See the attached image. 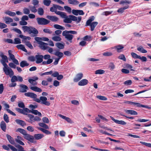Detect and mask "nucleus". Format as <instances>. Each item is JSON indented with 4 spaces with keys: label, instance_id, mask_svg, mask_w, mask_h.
Segmentation results:
<instances>
[{
    "label": "nucleus",
    "instance_id": "nucleus-55",
    "mask_svg": "<svg viewBox=\"0 0 151 151\" xmlns=\"http://www.w3.org/2000/svg\"><path fill=\"white\" fill-rule=\"evenodd\" d=\"M133 105L138 107H145L146 106L141 104L139 103L134 102Z\"/></svg>",
    "mask_w": 151,
    "mask_h": 151
},
{
    "label": "nucleus",
    "instance_id": "nucleus-33",
    "mask_svg": "<svg viewBox=\"0 0 151 151\" xmlns=\"http://www.w3.org/2000/svg\"><path fill=\"white\" fill-rule=\"evenodd\" d=\"M5 14L12 17H14L16 15L14 12H12L9 10H6L5 12Z\"/></svg>",
    "mask_w": 151,
    "mask_h": 151
},
{
    "label": "nucleus",
    "instance_id": "nucleus-12",
    "mask_svg": "<svg viewBox=\"0 0 151 151\" xmlns=\"http://www.w3.org/2000/svg\"><path fill=\"white\" fill-rule=\"evenodd\" d=\"M24 95L25 96L30 97L33 99L34 101H35V100L37 99V95L32 92H27L24 93Z\"/></svg>",
    "mask_w": 151,
    "mask_h": 151
},
{
    "label": "nucleus",
    "instance_id": "nucleus-14",
    "mask_svg": "<svg viewBox=\"0 0 151 151\" xmlns=\"http://www.w3.org/2000/svg\"><path fill=\"white\" fill-rule=\"evenodd\" d=\"M36 60V62L37 63H40L43 61V56L42 55H37L35 56Z\"/></svg>",
    "mask_w": 151,
    "mask_h": 151
},
{
    "label": "nucleus",
    "instance_id": "nucleus-29",
    "mask_svg": "<svg viewBox=\"0 0 151 151\" xmlns=\"http://www.w3.org/2000/svg\"><path fill=\"white\" fill-rule=\"evenodd\" d=\"M0 127L1 129L4 132H5L6 129V125L4 121L1 122L0 124Z\"/></svg>",
    "mask_w": 151,
    "mask_h": 151
},
{
    "label": "nucleus",
    "instance_id": "nucleus-17",
    "mask_svg": "<svg viewBox=\"0 0 151 151\" xmlns=\"http://www.w3.org/2000/svg\"><path fill=\"white\" fill-rule=\"evenodd\" d=\"M23 140V138L19 136H17V138L15 139L16 142L20 145H24V143L22 141Z\"/></svg>",
    "mask_w": 151,
    "mask_h": 151
},
{
    "label": "nucleus",
    "instance_id": "nucleus-47",
    "mask_svg": "<svg viewBox=\"0 0 151 151\" xmlns=\"http://www.w3.org/2000/svg\"><path fill=\"white\" fill-rule=\"evenodd\" d=\"M129 6L128 5L126 6L120 8L117 10V12L119 13H122L124 10L127 9L128 8Z\"/></svg>",
    "mask_w": 151,
    "mask_h": 151
},
{
    "label": "nucleus",
    "instance_id": "nucleus-10",
    "mask_svg": "<svg viewBox=\"0 0 151 151\" xmlns=\"http://www.w3.org/2000/svg\"><path fill=\"white\" fill-rule=\"evenodd\" d=\"M23 137L25 139L29 141L30 142L34 143V138L33 136L27 134V132L24 135Z\"/></svg>",
    "mask_w": 151,
    "mask_h": 151
},
{
    "label": "nucleus",
    "instance_id": "nucleus-22",
    "mask_svg": "<svg viewBox=\"0 0 151 151\" xmlns=\"http://www.w3.org/2000/svg\"><path fill=\"white\" fill-rule=\"evenodd\" d=\"M88 83V81L86 79H83L81 80L78 83V85L79 86H83L87 85Z\"/></svg>",
    "mask_w": 151,
    "mask_h": 151
},
{
    "label": "nucleus",
    "instance_id": "nucleus-20",
    "mask_svg": "<svg viewBox=\"0 0 151 151\" xmlns=\"http://www.w3.org/2000/svg\"><path fill=\"white\" fill-rule=\"evenodd\" d=\"M58 115L63 119L65 120L67 122L69 123H72L73 122L71 119L69 117H67L61 114H58Z\"/></svg>",
    "mask_w": 151,
    "mask_h": 151
},
{
    "label": "nucleus",
    "instance_id": "nucleus-63",
    "mask_svg": "<svg viewBox=\"0 0 151 151\" xmlns=\"http://www.w3.org/2000/svg\"><path fill=\"white\" fill-rule=\"evenodd\" d=\"M4 120L6 122L8 123L9 122V117L6 114H4Z\"/></svg>",
    "mask_w": 151,
    "mask_h": 151
},
{
    "label": "nucleus",
    "instance_id": "nucleus-46",
    "mask_svg": "<svg viewBox=\"0 0 151 151\" xmlns=\"http://www.w3.org/2000/svg\"><path fill=\"white\" fill-rule=\"evenodd\" d=\"M54 27L57 29L64 30L65 29V28L59 25L55 24L54 25Z\"/></svg>",
    "mask_w": 151,
    "mask_h": 151
},
{
    "label": "nucleus",
    "instance_id": "nucleus-8",
    "mask_svg": "<svg viewBox=\"0 0 151 151\" xmlns=\"http://www.w3.org/2000/svg\"><path fill=\"white\" fill-rule=\"evenodd\" d=\"M23 110L28 113H32L36 115H38L40 117L42 116L41 113L37 110L32 109L31 110L27 108H24Z\"/></svg>",
    "mask_w": 151,
    "mask_h": 151
},
{
    "label": "nucleus",
    "instance_id": "nucleus-9",
    "mask_svg": "<svg viewBox=\"0 0 151 151\" xmlns=\"http://www.w3.org/2000/svg\"><path fill=\"white\" fill-rule=\"evenodd\" d=\"M39 33L38 31L35 28L31 27L29 34L31 37H36Z\"/></svg>",
    "mask_w": 151,
    "mask_h": 151
},
{
    "label": "nucleus",
    "instance_id": "nucleus-42",
    "mask_svg": "<svg viewBox=\"0 0 151 151\" xmlns=\"http://www.w3.org/2000/svg\"><path fill=\"white\" fill-rule=\"evenodd\" d=\"M15 121L17 124H19L22 126H24L26 125L25 122L22 120L17 119L15 120Z\"/></svg>",
    "mask_w": 151,
    "mask_h": 151
},
{
    "label": "nucleus",
    "instance_id": "nucleus-11",
    "mask_svg": "<svg viewBox=\"0 0 151 151\" xmlns=\"http://www.w3.org/2000/svg\"><path fill=\"white\" fill-rule=\"evenodd\" d=\"M20 88L19 91L21 93H25L28 90V87L24 84H20L19 86Z\"/></svg>",
    "mask_w": 151,
    "mask_h": 151
},
{
    "label": "nucleus",
    "instance_id": "nucleus-61",
    "mask_svg": "<svg viewBox=\"0 0 151 151\" xmlns=\"http://www.w3.org/2000/svg\"><path fill=\"white\" fill-rule=\"evenodd\" d=\"M118 58L120 60L125 61L126 60L125 56L123 54H121L118 56Z\"/></svg>",
    "mask_w": 151,
    "mask_h": 151
},
{
    "label": "nucleus",
    "instance_id": "nucleus-38",
    "mask_svg": "<svg viewBox=\"0 0 151 151\" xmlns=\"http://www.w3.org/2000/svg\"><path fill=\"white\" fill-rule=\"evenodd\" d=\"M20 65L21 67L24 68L25 66H28L29 65V64L26 61L23 60L21 62Z\"/></svg>",
    "mask_w": 151,
    "mask_h": 151
},
{
    "label": "nucleus",
    "instance_id": "nucleus-25",
    "mask_svg": "<svg viewBox=\"0 0 151 151\" xmlns=\"http://www.w3.org/2000/svg\"><path fill=\"white\" fill-rule=\"evenodd\" d=\"M31 27L24 26L22 27V29L24 32H27L29 34Z\"/></svg>",
    "mask_w": 151,
    "mask_h": 151
},
{
    "label": "nucleus",
    "instance_id": "nucleus-50",
    "mask_svg": "<svg viewBox=\"0 0 151 151\" xmlns=\"http://www.w3.org/2000/svg\"><path fill=\"white\" fill-rule=\"evenodd\" d=\"M109 68L111 70H112L115 68V66L113 63L111 62L109 64Z\"/></svg>",
    "mask_w": 151,
    "mask_h": 151
},
{
    "label": "nucleus",
    "instance_id": "nucleus-30",
    "mask_svg": "<svg viewBox=\"0 0 151 151\" xmlns=\"http://www.w3.org/2000/svg\"><path fill=\"white\" fill-rule=\"evenodd\" d=\"M38 129L41 131L42 132L46 134H51V132H50L43 128L41 127H38Z\"/></svg>",
    "mask_w": 151,
    "mask_h": 151
},
{
    "label": "nucleus",
    "instance_id": "nucleus-41",
    "mask_svg": "<svg viewBox=\"0 0 151 151\" xmlns=\"http://www.w3.org/2000/svg\"><path fill=\"white\" fill-rule=\"evenodd\" d=\"M17 47L18 49L22 50L25 52H27V50L25 48L24 46L22 45H17L16 46Z\"/></svg>",
    "mask_w": 151,
    "mask_h": 151
},
{
    "label": "nucleus",
    "instance_id": "nucleus-52",
    "mask_svg": "<svg viewBox=\"0 0 151 151\" xmlns=\"http://www.w3.org/2000/svg\"><path fill=\"white\" fill-rule=\"evenodd\" d=\"M44 11L43 9L42 8H39L38 9V14L40 15H42L44 14Z\"/></svg>",
    "mask_w": 151,
    "mask_h": 151
},
{
    "label": "nucleus",
    "instance_id": "nucleus-37",
    "mask_svg": "<svg viewBox=\"0 0 151 151\" xmlns=\"http://www.w3.org/2000/svg\"><path fill=\"white\" fill-rule=\"evenodd\" d=\"M68 2L69 4L75 5L79 4V2L77 0H68Z\"/></svg>",
    "mask_w": 151,
    "mask_h": 151
},
{
    "label": "nucleus",
    "instance_id": "nucleus-31",
    "mask_svg": "<svg viewBox=\"0 0 151 151\" xmlns=\"http://www.w3.org/2000/svg\"><path fill=\"white\" fill-rule=\"evenodd\" d=\"M98 24V22H94L92 23H91L89 25L91 27V31H93Z\"/></svg>",
    "mask_w": 151,
    "mask_h": 151
},
{
    "label": "nucleus",
    "instance_id": "nucleus-3",
    "mask_svg": "<svg viewBox=\"0 0 151 151\" xmlns=\"http://www.w3.org/2000/svg\"><path fill=\"white\" fill-rule=\"evenodd\" d=\"M5 66H4L3 70L5 74L7 76H9L10 78L14 76V73L12 69L8 66V65H5Z\"/></svg>",
    "mask_w": 151,
    "mask_h": 151
},
{
    "label": "nucleus",
    "instance_id": "nucleus-15",
    "mask_svg": "<svg viewBox=\"0 0 151 151\" xmlns=\"http://www.w3.org/2000/svg\"><path fill=\"white\" fill-rule=\"evenodd\" d=\"M83 74L82 73H80L76 74L75 77L73 79L74 82H77L82 78Z\"/></svg>",
    "mask_w": 151,
    "mask_h": 151
},
{
    "label": "nucleus",
    "instance_id": "nucleus-54",
    "mask_svg": "<svg viewBox=\"0 0 151 151\" xmlns=\"http://www.w3.org/2000/svg\"><path fill=\"white\" fill-rule=\"evenodd\" d=\"M53 61L52 60L49 59L47 60V61H44L42 62V64L43 65H48L51 63Z\"/></svg>",
    "mask_w": 151,
    "mask_h": 151
},
{
    "label": "nucleus",
    "instance_id": "nucleus-26",
    "mask_svg": "<svg viewBox=\"0 0 151 151\" xmlns=\"http://www.w3.org/2000/svg\"><path fill=\"white\" fill-rule=\"evenodd\" d=\"M44 137V135L42 134H35L34 136V138L36 140H39L43 138Z\"/></svg>",
    "mask_w": 151,
    "mask_h": 151
},
{
    "label": "nucleus",
    "instance_id": "nucleus-28",
    "mask_svg": "<svg viewBox=\"0 0 151 151\" xmlns=\"http://www.w3.org/2000/svg\"><path fill=\"white\" fill-rule=\"evenodd\" d=\"M125 112L127 114L132 115H136L137 114V112L134 110H125Z\"/></svg>",
    "mask_w": 151,
    "mask_h": 151
},
{
    "label": "nucleus",
    "instance_id": "nucleus-48",
    "mask_svg": "<svg viewBox=\"0 0 151 151\" xmlns=\"http://www.w3.org/2000/svg\"><path fill=\"white\" fill-rule=\"evenodd\" d=\"M56 4H53V6L50 7V11L52 12H55L57 10Z\"/></svg>",
    "mask_w": 151,
    "mask_h": 151
},
{
    "label": "nucleus",
    "instance_id": "nucleus-32",
    "mask_svg": "<svg viewBox=\"0 0 151 151\" xmlns=\"http://www.w3.org/2000/svg\"><path fill=\"white\" fill-rule=\"evenodd\" d=\"M30 89L31 90L36 92H41L42 91V90L41 88L36 86H31Z\"/></svg>",
    "mask_w": 151,
    "mask_h": 151
},
{
    "label": "nucleus",
    "instance_id": "nucleus-58",
    "mask_svg": "<svg viewBox=\"0 0 151 151\" xmlns=\"http://www.w3.org/2000/svg\"><path fill=\"white\" fill-rule=\"evenodd\" d=\"M96 97L100 100L106 101L107 100V98L106 97L103 96H96Z\"/></svg>",
    "mask_w": 151,
    "mask_h": 151
},
{
    "label": "nucleus",
    "instance_id": "nucleus-5",
    "mask_svg": "<svg viewBox=\"0 0 151 151\" xmlns=\"http://www.w3.org/2000/svg\"><path fill=\"white\" fill-rule=\"evenodd\" d=\"M36 20L38 24L46 25L50 22V21L43 17H37Z\"/></svg>",
    "mask_w": 151,
    "mask_h": 151
},
{
    "label": "nucleus",
    "instance_id": "nucleus-13",
    "mask_svg": "<svg viewBox=\"0 0 151 151\" xmlns=\"http://www.w3.org/2000/svg\"><path fill=\"white\" fill-rule=\"evenodd\" d=\"M110 117L111 120L116 124L122 125H126L127 124V123L123 121L115 119L111 116H110Z\"/></svg>",
    "mask_w": 151,
    "mask_h": 151
},
{
    "label": "nucleus",
    "instance_id": "nucleus-64",
    "mask_svg": "<svg viewBox=\"0 0 151 151\" xmlns=\"http://www.w3.org/2000/svg\"><path fill=\"white\" fill-rule=\"evenodd\" d=\"M35 40L37 42V43L39 44L40 42H42V38L40 37H35Z\"/></svg>",
    "mask_w": 151,
    "mask_h": 151
},
{
    "label": "nucleus",
    "instance_id": "nucleus-45",
    "mask_svg": "<svg viewBox=\"0 0 151 151\" xmlns=\"http://www.w3.org/2000/svg\"><path fill=\"white\" fill-rule=\"evenodd\" d=\"M55 45L58 48L60 49H63L64 47V45L63 44L59 42L56 43Z\"/></svg>",
    "mask_w": 151,
    "mask_h": 151
},
{
    "label": "nucleus",
    "instance_id": "nucleus-1",
    "mask_svg": "<svg viewBox=\"0 0 151 151\" xmlns=\"http://www.w3.org/2000/svg\"><path fill=\"white\" fill-rule=\"evenodd\" d=\"M81 16L77 17L72 15H70L69 16V18L68 16L67 18H65L63 20V22L66 23H71L72 21H76L77 23H79L81 21Z\"/></svg>",
    "mask_w": 151,
    "mask_h": 151
},
{
    "label": "nucleus",
    "instance_id": "nucleus-53",
    "mask_svg": "<svg viewBox=\"0 0 151 151\" xmlns=\"http://www.w3.org/2000/svg\"><path fill=\"white\" fill-rule=\"evenodd\" d=\"M104 70L101 69L97 70L95 72L96 74H104Z\"/></svg>",
    "mask_w": 151,
    "mask_h": 151
},
{
    "label": "nucleus",
    "instance_id": "nucleus-35",
    "mask_svg": "<svg viewBox=\"0 0 151 151\" xmlns=\"http://www.w3.org/2000/svg\"><path fill=\"white\" fill-rule=\"evenodd\" d=\"M52 39L53 40L56 42L60 41L62 40L60 36H55L52 37Z\"/></svg>",
    "mask_w": 151,
    "mask_h": 151
},
{
    "label": "nucleus",
    "instance_id": "nucleus-2",
    "mask_svg": "<svg viewBox=\"0 0 151 151\" xmlns=\"http://www.w3.org/2000/svg\"><path fill=\"white\" fill-rule=\"evenodd\" d=\"M11 81L12 83L8 85L9 87L10 88L14 87L16 86L17 83L15 82L17 81L19 82L22 81L23 78L22 77L19 76H14L12 77Z\"/></svg>",
    "mask_w": 151,
    "mask_h": 151
},
{
    "label": "nucleus",
    "instance_id": "nucleus-49",
    "mask_svg": "<svg viewBox=\"0 0 151 151\" xmlns=\"http://www.w3.org/2000/svg\"><path fill=\"white\" fill-rule=\"evenodd\" d=\"M51 2V1L50 0H44L43 1V3L44 4L47 6H50Z\"/></svg>",
    "mask_w": 151,
    "mask_h": 151
},
{
    "label": "nucleus",
    "instance_id": "nucleus-24",
    "mask_svg": "<svg viewBox=\"0 0 151 151\" xmlns=\"http://www.w3.org/2000/svg\"><path fill=\"white\" fill-rule=\"evenodd\" d=\"M124 46L122 45H119L114 47V48L116 49L118 52H121L124 48Z\"/></svg>",
    "mask_w": 151,
    "mask_h": 151
},
{
    "label": "nucleus",
    "instance_id": "nucleus-44",
    "mask_svg": "<svg viewBox=\"0 0 151 151\" xmlns=\"http://www.w3.org/2000/svg\"><path fill=\"white\" fill-rule=\"evenodd\" d=\"M16 131L19 132L20 133L23 134V136L27 132L24 129L20 128L17 129Z\"/></svg>",
    "mask_w": 151,
    "mask_h": 151
},
{
    "label": "nucleus",
    "instance_id": "nucleus-39",
    "mask_svg": "<svg viewBox=\"0 0 151 151\" xmlns=\"http://www.w3.org/2000/svg\"><path fill=\"white\" fill-rule=\"evenodd\" d=\"M137 50L140 52L143 53H146L147 52V51L144 49L141 46H139V47H138L137 48Z\"/></svg>",
    "mask_w": 151,
    "mask_h": 151
},
{
    "label": "nucleus",
    "instance_id": "nucleus-6",
    "mask_svg": "<svg viewBox=\"0 0 151 151\" xmlns=\"http://www.w3.org/2000/svg\"><path fill=\"white\" fill-rule=\"evenodd\" d=\"M8 146L13 151H26L24 150V148L22 146L19 145H15V147L17 148V149L10 144H8Z\"/></svg>",
    "mask_w": 151,
    "mask_h": 151
},
{
    "label": "nucleus",
    "instance_id": "nucleus-21",
    "mask_svg": "<svg viewBox=\"0 0 151 151\" xmlns=\"http://www.w3.org/2000/svg\"><path fill=\"white\" fill-rule=\"evenodd\" d=\"M38 79V77H35L34 78V79H29L28 82L32 85H36L37 84V82L36 81Z\"/></svg>",
    "mask_w": 151,
    "mask_h": 151
},
{
    "label": "nucleus",
    "instance_id": "nucleus-4",
    "mask_svg": "<svg viewBox=\"0 0 151 151\" xmlns=\"http://www.w3.org/2000/svg\"><path fill=\"white\" fill-rule=\"evenodd\" d=\"M47 99L46 97L41 96L40 97V99L37 98L35 100V101L41 104H45L46 105L49 106L50 105V103L47 101Z\"/></svg>",
    "mask_w": 151,
    "mask_h": 151
},
{
    "label": "nucleus",
    "instance_id": "nucleus-43",
    "mask_svg": "<svg viewBox=\"0 0 151 151\" xmlns=\"http://www.w3.org/2000/svg\"><path fill=\"white\" fill-rule=\"evenodd\" d=\"M29 8L31 11L33 13H35L37 11L36 8V7L35 6H29Z\"/></svg>",
    "mask_w": 151,
    "mask_h": 151
},
{
    "label": "nucleus",
    "instance_id": "nucleus-40",
    "mask_svg": "<svg viewBox=\"0 0 151 151\" xmlns=\"http://www.w3.org/2000/svg\"><path fill=\"white\" fill-rule=\"evenodd\" d=\"M28 117L29 118V120L28 121L30 123L33 124L34 120V116L31 114H28Z\"/></svg>",
    "mask_w": 151,
    "mask_h": 151
},
{
    "label": "nucleus",
    "instance_id": "nucleus-60",
    "mask_svg": "<svg viewBox=\"0 0 151 151\" xmlns=\"http://www.w3.org/2000/svg\"><path fill=\"white\" fill-rule=\"evenodd\" d=\"M131 55L132 57L134 58L139 59V55H137L136 53L132 52L131 53Z\"/></svg>",
    "mask_w": 151,
    "mask_h": 151
},
{
    "label": "nucleus",
    "instance_id": "nucleus-57",
    "mask_svg": "<svg viewBox=\"0 0 151 151\" xmlns=\"http://www.w3.org/2000/svg\"><path fill=\"white\" fill-rule=\"evenodd\" d=\"M8 52L10 59L12 60H13V59H14L15 58V57L14 55L12 53L11 50H9Z\"/></svg>",
    "mask_w": 151,
    "mask_h": 151
},
{
    "label": "nucleus",
    "instance_id": "nucleus-27",
    "mask_svg": "<svg viewBox=\"0 0 151 151\" xmlns=\"http://www.w3.org/2000/svg\"><path fill=\"white\" fill-rule=\"evenodd\" d=\"M4 20L5 23L7 24L13 22V19L8 17H5L4 18Z\"/></svg>",
    "mask_w": 151,
    "mask_h": 151
},
{
    "label": "nucleus",
    "instance_id": "nucleus-56",
    "mask_svg": "<svg viewBox=\"0 0 151 151\" xmlns=\"http://www.w3.org/2000/svg\"><path fill=\"white\" fill-rule=\"evenodd\" d=\"M103 55L105 56H111L113 55V53L111 52L107 51L103 53Z\"/></svg>",
    "mask_w": 151,
    "mask_h": 151
},
{
    "label": "nucleus",
    "instance_id": "nucleus-34",
    "mask_svg": "<svg viewBox=\"0 0 151 151\" xmlns=\"http://www.w3.org/2000/svg\"><path fill=\"white\" fill-rule=\"evenodd\" d=\"M54 54L55 55L58 57V58L60 59L62 57L63 55V54L62 52L58 51H56Z\"/></svg>",
    "mask_w": 151,
    "mask_h": 151
},
{
    "label": "nucleus",
    "instance_id": "nucleus-19",
    "mask_svg": "<svg viewBox=\"0 0 151 151\" xmlns=\"http://www.w3.org/2000/svg\"><path fill=\"white\" fill-rule=\"evenodd\" d=\"M46 18L52 22H56L59 20V19L57 17L52 15H47Z\"/></svg>",
    "mask_w": 151,
    "mask_h": 151
},
{
    "label": "nucleus",
    "instance_id": "nucleus-16",
    "mask_svg": "<svg viewBox=\"0 0 151 151\" xmlns=\"http://www.w3.org/2000/svg\"><path fill=\"white\" fill-rule=\"evenodd\" d=\"M0 56L2 58V59L0 60V63L3 65V66H5V65H7L6 63H5V61L8 58L7 57L6 55H4L2 53H1Z\"/></svg>",
    "mask_w": 151,
    "mask_h": 151
},
{
    "label": "nucleus",
    "instance_id": "nucleus-18",
    "mask_svg": "<svg viewBox=\"0 0 151 151\" xmlns=\"http://www.w3.org/2000/svg\"><path fill=\"white\" fill-rule=\"evenodd\" d=\"M39 45L40 47L42 50H45L48 48L49 47L47 46L48 45V44L43 42H40V43L39 44Z\"/></svg>",
    "mask_w": 151,
    "mask_h": 151
},
{
    "label": "nucleus",
    "instance_id": "nucleus-59",
    "mask_svg": "<svg viewBox=\"0 0 151 151\" xmlns=\"http://www.w3.org/2000/svg\"><path fill=\"white\" fill-rule=\"evenodd\" d=\"M14 44H19L21 43L20 39L18 38H15L14 40Z\"/></svg>",
    "mask_w": 151,
    "mask_h": 151
},
{
    "label": "nucleus",
    "instance_id": "nucleus-36",
    "mask_svg": "<svg viewBox=\"0 0 151 151\" xmlns=\"http://www.w3.org/2000/svg\"><path fill=\"white\" fill-rule=\"evenodd\" d=\"M95 17L93 16L91 17L86 22V25L87 26H89L92 21L94 20Z\"/></svg>",
    "mask_w": 151,
    "mask_h": 151
},
{
    "label": "nucleus",
    "instance_id": "nucleus-23",
    "mask_svg": "<svg viewBox=\"0 0 151 151\" xmlns=\"http://www.w3.org/2000/svg\"><path fill=\"white\" fill-rule=\"evenodd\" d=\"M6 137L10 143L12 145L15 144V142L14 140L10 135L8 134H6Z\"/></svg>",
    "mask_w": 151,
    "mask_h": 151
},
{
    "label": "nucleus",
    "instance_id": "nucleus-62",
    "mask_svg": "<svg viewBox=\"0 0 151 151\" xmlns=\"http://www.w3.org/2000/svg\"><path fill=\"white\" fill-rule=\"evenodd\" d=\"M30 9L27 8H24L23 10V13L25 14H29L30 13Z\"/></svg>",
    "mask_w": 151,
    "mask_h": 151
},
{
    "label": "nucleus",
    "instance_id": "nucleus-7",
    "mask_svg": "<svg viewBox=\"0 0 151 151\" xmlns=\"http://www.w3.org/2000/svg\"><path fill=\"white\" fill-rule=\"evenodd\" d=\"M62 35L65 37L67 40L69 41L70 42H72V40L73 38V36L67 32L66 30L63 31L62 32Z\"/></svg>",
    "mask_w": 151,
    "mask_h": 151
},
{
    "label": "nucleus",
    "instance_id": "nucleus-51",
    "mask_svg": "<svg viewBox=\"0 0 151 151\" xmlns=\"http://www.w3.org/2000/svg\"><path fill=\"white\" fill-rule=\"evenodd\" d=\"M113 12V11H106L103 12L102 14L103 15H105L106 16H107L111 14Z\"/></svg>",
    "mask_w": 151,
    "mask_h": 151
}]
</instances>
